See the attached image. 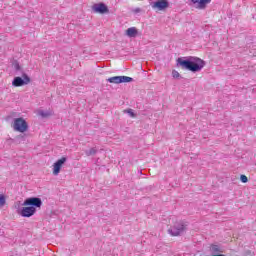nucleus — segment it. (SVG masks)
<instances>
[{
	"label": "nucleus",
	"instance_id": "obj_16",
	"mask_svg": "<svg viewBox=\"0 0 256 256\" xmlns=\"http://www.w3.org/2000/svg\"><path fill=\"white\" fill-rule=\"evenodd\" d=\"M13 67H14L15 71H21V65H19L18 61H14Z\"/></svg>",
	"mask_w": 256,
	"mask_h": 256
},
{
	"label": "nucleus",
	"instance_id": "obj_12",
	"mask_svg": "<svg viewBox=\"0 0 256 256\" xmlns=\"http://www.w3.org/2000/svg\"><path fill=\"white\" fill-rule=\"evenodd\" d=\"M127 37L135 38L139 35V30L136 27H130L126 30Z\"/></svg>",
	"mask_w": 256,
	"mask_h": 256
},
{
	"label": "nucleus",
	"instance_id": "obj_19",
	"mask_svg": "<svg viewBox=\"0 0 256 256\" xmlns=\"http://www.w3.org/2000/svg\"><path fill=\"white\" fill-rule=\"evenodd\" d=\"M126 112L128 113V115H130V117H135V112L133 111V109H128L126 110Z\"/></svg>",
	"mask_w": 256,
	"mask_h": 256
},
{
	"label": "nucleus",
	"instance_id": "obj_3",
	"mask_svg": "<svg viewBox=\"0 0 256 256\" xmlns=\"http://www.w3.org/2000/svg\"><path fill=\"white\" fill-rule=\"evenodd\" d=\"M185 229V223L176 222L172 227L168 229V233L172 237H179V235H183V233H185Z\"/></svg>",
	"mask_w": 256,
	"mask_h": 256
},
{
	"label": "nucleus",
	"instance_id": "obj_10",
	"mask_svg": "<svg viewBox=\"0 0 256 256\" xmlns=\"http://www.w3.org/2000/svg\"><path fill=\"white\" fill-rule=\"evenodd\" d=\"M210 251L213 255L225 253V246H222L220 243H214L210 245Z\"/></svg>",
	"mask_w": 256,
	"mask_h": 256
},
{
	"label": "nucleus",
	"instance_id": "obj_15",
	"mask_svg": "<svg viewBox=\"0 0 256 256\" xmlns=\"http://www.w3.org/2000/svg\"><path fill=\"white\" fill-rule=\"evenodd\" d=\"M6 198H5V195L3 194H0V207H3L5 206V203H6Z\"/></svg>",
	"mask_w": 256,
	"mask_h": 256
},
{
	"label": "nucleus",
	"instance_id": "obj_7",
	"mask_svg": "<svg viewBox=\"0 0 256 256\" xmlns=\"http://www.w3.org/2000/svg\"><path fill=\"white\" fill-rule=\"evenodd\" d=\"M92 10L94 11V13H99L100 15H105L106 13H109V7L103 2L94 4L92 6Z\"/></svg>",
	"mask_w": 256,
	"mask_h": 256
},
{
	"label": "nucleus",
	"instance_id": "obj_8",
	"mask_svg": "<svg viewBox=\"0 0 256 256\" xmlns=\"http://www.w3.org/2000/svg\"><path fill=\"white\" fill-rule=\"evenodd\" d=\"M67 163V157H62L58 159L54 164H53V175H59L61 173V167Z\"/></svg>",
	"mask_w": 256,
	"mask_h": 256
},
{
	"label": "nucleus",
	"instance_id": "obj_20",
	"mask_svg": "<svg viewBox=\"0 0 256 256\" xmlns=\"http://www.w3.org/2000/svg\"><path fill=\"white\" fill-rule=\"evenodd\" d=\"M134 13H141V8H135Z\"/></svg>",
	"mask_w": 256,
	"mask_h": 256
},
{
	"label": "nucleus",
	"instance_id": "obj_9",
	"mask_svg": "<svg viewBox=\"0 0 256 256\" xmlns=\"http://www.w3.org/2000/svg\"><path fill=\"white\" fill-rule=\"evenodd\" d=\"M152 9H158V11H165L169 7V1L167 0H158L151 3Z\"/></svg>",
	"mask_w": 256,
	"mask_h": 256
},
{
	"label": "nucleus",
	"instance_id": "obj_5",
	"mask_svg": "<svg viewBox=\"0 0 256 256\" xmlns=\"http://www.w3.org/2000/svg\"><path fill=\"white\" fill-rule=\"evenodd\" d=\"M31 83V78L27 73H22V77L16 76L12 81L13 87H23L24 85H29Z\"/></svg>",
	"mask_w": 256,
	"mask_h": 256
},
{
	"label": "nucleus",
	"instance_id": "obj_1",
	"mask_svg": "<svg viewBox=\"0 0 256 256\" xmlns=\"http://www.w3.org/2000/svg\"><path fill=\"white\" fill-rule=\"evenodd\" d=\"M176 67H180L184 71H191V73H199L205 67V62L196 56L179 57L176 60Z\"/></svg>",
	"mask_w": 256,
	"mask_h": 256
},
{
	"label": "nucleus",
	"instance_id": "obj_22",
	"mask_svg": "<svg viewBox=\"0 0 256 256\" xmlns=\"http://www.w3.org/2000/svg\"><path fill=\"white\" fill-rule=\"evenodd\" d=\"M212 256H227V255H225V254H214Z\"/></svg>",
	"mask_w": 256,
	"mask_h": 256
},
{
	"label": "nucleus",
	"instance_id": "obj_4",
	"mask_svg": "<svg viewBox=\"0 0 256 256\" xmlns=\"http://www.w3.org/2000/svg\"><path fill=\"white\" fill-rule=\"evenodd\" d=\"M14 131H18L19 133H25L29 129V124L23 118H15L13 124Z\"/></svg>",
	"mask_w": 256,
	"mask_h": 256
},
{
	"label": "nucleus",
	"instance_id": "obj_6",
	"mask_svg": "<svg viewBox=\"0 0 256 256\" xmlns=\"http://www.w3.org/2000/svg\"><path fill=\"white\" fill-rule=\"evenodd\" d=\"M108 83H114L118 85L119 83H131L133 78L129 76H114L107 79Z\"/></svg>",
	"mask_w": 256,
	"mask_h": 256
},
{
	"label": "nucleus",
	"instance_id": "obj_21",
	"mask_svg": "<svg viewBox=\"0 0 256 256\" xmlns=\"http://www.w3.org/2000/svg\"><path fill=\"white\" fill-rule=\"evenodd\" d=\"M7 143H13V138H9V139L7 140Z\"/></svg>",
	"mask_w": 256,
	"mask_h": 256
},
{
	"label": "nucleus",
	"instance_id": "obj_14",
	"mask_svg": "<svg viewBox=\"0 0 256 256\" xmlns=\"http://www.w3.org/2000/svg\"><path fill=\"white\" fill-rule=\"evenodd\" d=\"M38 115H40V117H42L43 119L50 117L51 116V112L49 111H44V110H40L38 112Z\"/></svg>",
	"mask_w": 256,
	"mask_h": 256
},
{
	"label": "nucleus",
	"instance_id": "obj_18",
	"mask_svg": "<svg viewBox=\"0 0 256 256\" xmlns=\"http://www.w3.org/2000/svg\"><path fill=\"white\" fill-rule=\"evenodd\" d=\"M240 181L242 182V183H247L248 181H249V178H247L245 175H241L240 176Z\"/></svg>",
	"mask_w": 256,
	"mask_h": 256
},
{
	"label": "nucleus",
	"instance_id": "obj_13",
	"mask_svg": "<svg viewBox=\"0 0 256 256\" xmlns=\"http://www.w3.org/2000/svg\"><path fill=\"white\" fill-rule=\"evenodd\" d=\"M85 155H86L87 157H91V156H93V155H97V148H96V147H93V148H91V149H89V150H86V151H85Z\"/></svg>",
	"mask_w": 256,
	"mask_h": 256
},
{
	"label": "nucleus",
	"instance_id": "obj_11",
	"mask_svg": "<svg viewBox=\"0 0 256 256\" xmlns=\"http://www.w3.org/2000/svg\"><path fill=\"white\" fill-rule=\"evenodd\" d=\"M193 5H197V9H207V5L211 3V0H191Z\"/></svg>",
	"mask_w": 256,
	"mask_h": 256
},
{
	"label": "nucleus",
	"instance_id": "obj_2",
	"mask_svg": "<svg viewBox=\"0 0 256 256\" xmlns=\"http://www.w3.org/2000/svg\"><path fill=\"white\" fill-rule=\"evenodd\" d=\"M22 206L17 210L18 215L25 218L33 217L37 213V209H41L43 206V200L39 197H29L24 200Z\"/></svg>",
	"mask_w": 256,
	"mask_h": 256
},
{
	"label": "nucleus",
	"instance_id": "obj_17",
	"mask_svg": "<svg viewBox=\"0 0 256 256\" xmlns=\"http://www.w3.org/2000/svg\"><path fill=\"white\" fill-rule=\"evenodd\" d=\"M172 77L174 79H179V77H181V74H179L176 70L172 71Z\"/></svg>",
	"mask_w": 256,
	"mask_h": 256
}]
</instances>
